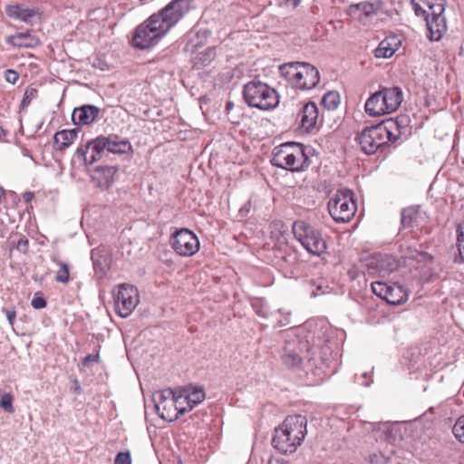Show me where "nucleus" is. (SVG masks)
<instances>
[{
	"label": "nucleus",
	"mask_w": 464,
	"mask_h": 464,
	"mask_svg": "<svg viewBox=\"0 0 464 464\" xmlns=\"http://www.w3.org/2000/svg\"><path fill=\"white\" fill-rule=\"evenodd\" d=\"M31 304L34 309H43L46 307L47 302L43 296L34 295Z\"/></svg>",
	"instance_id": "obj_44"
},
{
	"label": "nucleus",
	"mask_w": 464,
	"mask_h": 464,
	"mask_svg": "<svg viewBox=\"0 0 464 464\" xmlns=\"http://www.w3.org/2000/svg\"><path fill=\"white\" fill-rule=\"evenodd\" d=\"M388 437L392 440L393 441L396 440H402V434L400 431V427L398 424L392 425L388 430H387Z\"/></svg>",
	"instance_id": "obj_41"
},
{
	"label": "nucleus",
	"mask_w": 464,
	"mask_h": 464,
	"mask_svg": "<svg viewBox=\"0 0 464 464\" xmlns=\"http://www.w3.org/2000/svg\"><path fill=\"white\" fill-rule=\"evenodd\" d=\"M404 121L403 116L391 118L376 125L365 127L355 140L365 154H374L379 149L397 141L403 133Z\"/></svg>",
	"instance_id": "obj_2"
},
{
	"label": "nucleus",
	"mask_w": 464,
	"mask_h": 464,
	"mask_svg": "<svg viewBox=\"0 0 464 464\" xmlns=\"http://www.w3.org/2000/svg\"><path fill=\"white\" fill-rule=\"evenodd\" d=\"M32 195H27V194H24V198L26 201H28L30 198H31Z\"/></svg>",
	"instance_id": "obj_53"
},
{
	"label": "nucleus",
	"mask_w": 464,
	"mask_h": 464,
	"mask_svg": "<svg viewBox=\"0 0 464 464\" xmlns=\"http://www.w3.org/2000/svg\"><path fill=\"white\" fill-rule=\"evenodd\" d=\"M202 44H203V41L199 40L198 42H197V44L194 46L198 47V46L202 45Z\"/></svg>",
	"instance_id": "obj_54"
},
{
	"label": "nucleus",
	"mask_w": 464,
	"mask_h": 464,
	"mask_svg": "<svg viewBox=\"0 0 464 464\" xmlns=\"http://www.w3.org/2000/svg\"><path fill=\"white\" fill-rule=\"evenodd\" d=\"M138 289L133 285L122 284L114 296L115 312L122 318H127L139 304Z\"/></svg>",
	"instance_id": "obj_10"
},
{
	"label": "nucleus",
	"mask_w": 464,
	"mask_h": 464,
	"mask_svg": "<svg viewBox=\"0 0 464 464\" xmlns=\"http://www.w3.org/2000/svg\"><path fill=\"white\" fill-rule=\"evenodd\" d=\"M100 112L101 109L99 107L92 104H84L74 108L72 120L75 125H90L98 120Z\"/></svg>",
	"instance_id": "obj_18"
},
{
	"label": "nucleus",
	"mask_w": 464,
	"mask_h": 464,
	"mask_svg": "<svg viewBox=\"0 0 464 464\" xmlns=\"http://www.w3.org/2000/svg\"><path fill=\"white\" fill-rule=\"evenodd\" d=\"M243 98L249 107L263 111L275 109L279 104L277 92L260 81H251L244 85Z\"/></svg>",
	"instance_id": "obj_7"
},
{
	"label": "nucleus",
	"mask_w": 464,
	"mask_h": 464,
	"mask_svg": "<svg viewBox=\"0 0 464 464\" xmlns=\"http://www.w3.org/2000/svg\"><path fill=\"white\" fill-rule=\"evenodd\" d=\"M114 464H131L130 452H119L115 457Z\"/></svg>",
	"instance_id": "obj_42"
},
{
	"label": "nucleus",
	"mask_w": 464,
	"mask_h": 464,
	"mask_svg": "<svg viewBox=\"0 0 464 464\" xmlns=\"http://www.w3.org/2000/svg\"><path fill=\"white\" fill-rule=\"evenodd\" d=\"M303 63L301 62H291L285 63L279 66V72L281 76L294 88L300 89Z\"/></svg>",
	"instance_id": "obj_20"
},
{
	"label": "nucleus",
	"mask_w": 464,
	"mask_h": 464,
	"mask_svg": "<svg viewBox=\"0 0 464 464\" xmlns=\"http://www.w3.org/2000/svg\"><path fill=\"white\" fill-rule=\"evenodd\" d=\"M298 347H295V342L286 343L284 353L282 355L283 362L288 367H297L301 364L304 357L300 354L303 349L308 353L307 342L297 341Z\"/></svg>",
	"instance_id": "obj_16"
},
{
	"label": "nucleus",
	"mask_w": 464,
	"mask_h": 464,
	"mask_svg": "<svg viewBox=\"0 0 464 464\" xmlns=\"http://www.w3.org/2000/svg\"><path fill=\"white\" fill-rule=\"evenodd\" d=\"M271 163L277 168L295 172L305 169L311 161L303 144L287 142L276 148Z\"/></svg>",
	"instance_id": "obj_6"
},
{
	"label": "nucleus",
	"mask_w": 464,
	"mask_h": 464,
	"mask_svg": "<svg viewBox=\"0 0 464 464\" xmlns=\"http://www.w3.org/2000/svg\"><path fill=\"white\" fill-rule=\"evenodd\" d=\"M372 292L379 297H381L383 300H386L388 303L391 304H400L401 300H398L397 302L392 299V289L387 285L386 284L382 282H372Z\"/></svg>",
	"instance_id": "obj_31"
},
{
	"label": "nucleus",
	"mask_w": 464,
	"mask_h": 464,
	"mask_svg": "<svg viewBox=\"0 0 464 464\" xmlns=\"http://www.w3.org/2000/svg\"><path fill=\"white\" fill-rule=\"evenodd\" d=\"M92 259L95 272L99 274L101 277L103 276L111 267L110 258L107 256H97L96 254L92 252Z\"/></svg>",
	"instance_id": "obj_32"
},
{
	"label": "nucleus",
	"mask_w": 464,
	"mask_h": 464,
	"mask_svg": "<svg viewBox=\"0 0 464 464\" xmlns=\"http://www.w3.org/2000/svg\"><path fill=\"white\" fill-rule=\"evenodd\" d=\"M72 390L76 393H81V392H82L81 384H80L79 381L76 379L73 381Z\"/></svg>",
	"instance_id": "obj_50"
},
{
	"label": "nucleus",
	"mask_w": 464,
	"mask_h": 464,
	"mask_svg": "<svg viewBox=\"0 0 464 464\" xmlns=\"http://www.w3.org/2000/svg\"><path fill=\"white\" fill-rule=\"evenodd\" d=\"M58 265L60 266V268L56 273V281L63 284L68 283L70 276L68 265L60 261L58 262Z\"/></svg>",
	"instance_id": "obj_37"
},
{
	"label": "nucleus",
	"mask_w": 464,
	"mask_h": 464,
	"mask_svg": "<svg viewBox=\"0 0 464 464\" xmlns=\"http://www.w3.org/2000/svg\"><path fill=\"white\" fill-rule=\"evenodd\" d=\"M79 129L63 130L54 134L53 140L59 150L68 148L77 138Z\"/></svg>",
	"instance_id": "obj_28"
},
{
	"label": "nucleus",
	"mask_w": 464,
	"mask_h": 464,
	"mask_svg": "<svg viewBox=\"0 0 464 464\" xmlns=\"http://www.w3.org/2000/svg\"><path fill=\"white\" fill-rule=\"evenodd\" d=\"M298 117L300 118V127L306 131L311 130L316 125L318 119V108L313 102H309L303 106Z\"/></svg>",
	"instance_id": "obj_23"
},
{
	"label": "nucleus",
	"mask_w": 464,
	"mask_h": 464,
	"mask_svg": "<svg viewBox=\"0 0 464 464\" xmlns=\"http://www.w3.org/2000/svg\"><path fill=\"white\" fill-rule=\"evenodd\" d=\"M295 238L311 255L320 256L325 253L327 245L321 232L304 220H296L292 227Z\"/></svg>",
	"instance_id": "obj_8"
},
{
	"label": "nucleus",
	"mask_w": 464,
	"mask_h": 464,
	"mask_svg": "<svg viewBox=\"0 0 464 464\" xmlns=\"http://www.w3.org/2000/svg\"><path fill=\"white\" fill-rule=\"evenodd\" d=\"M0 407L3 408L6 412L13 413V397L10 393H5L0 399Z\"/></svg>",
	"instance_id": "obj_40"
},
{
	"label": "nucleus",
	"mask_w": 464,
	"mask_h": 464,
	"mask_svg": "<svg viewBox=\"0 0 464 464\" xmlns=\"http://www.w3.org/2000/svg\"><path fill=\"white\" fill-rule=\"evenodd\" d=\"M132 150L130 142L116 134L108 136H98L86 143L84 147L77 149L75 155L79 160H82L86 165L93 163L112 154H127Z\"/></svg>",
	"instance_id": "obj_3"
},
{
	"label": "nucleus",
	"mask_w": 464,
	"mask_h": 464,
	"mask_svg": "<svg viewBox=\"0 0 464 464\" xmlns=\"http://www.w3.org/2000/svg\"><path fill=\"white\" fill-rule=\"evenodd\" d=\"M302 72L300 83V90L306 91L314 88L320 81V74L318 70L312 64L303 63L300 67Z\"/></svg>",
	"instance_id": "obj_24"
},
{
	"label": "nucleus",
	"mask_w": 464,
	"mask_h": 464,
	"mask_svg": "<svg viewBox=\"0 0 464 464\" xmlns=\"http://www.w3.org/2000/svg\"><path fill=\"white\" fill-rule=\"evenodd\" d=\"M402 101L403 93L400 87H382L370 95L364 110L370 117H379L395 111Z\"/></svg>",
	"instance_id": "obj_5"
},
{
	"label": "nucleus",
	"mask_w": 464,
	"mask_h": 464,
	"mask_svg": "<svg viewBox=\"0 0 464 464\" xmlns=\"http://www.w3.org/2000/svg\"><path fill=\"white\" fill-rule=\"evenodd\" d=\"M420 19L427 28V37L430 41H440L448 30L445 16L430 17L426 14L425 17Z\"/></svg>",
	"instance_id": "obj_15"
},
{
	"label": "nucleus",
	"mask_w": 464,
	"mask_h": 464,
	"mask_svg": "<svg viewBox=\"0 0 464 464\" xmlns=\"http://www.w3.org/2000/svg\"><path fill=\"white\" fill-rule=\"evenodd\" d=\"M401 44L400 40H397L396 37L388 38L382 40L377 48L374 50V55L377 58H390L392 57L397 46Z\"/></svg>",
	"instance_id": "obj_29"
},
{
	"label": "nucleus",
	"mask_w": 464,
	"mask_h": 464,
	"mask_svg": "<svg viewBox=\"0 0 464 464\" xmlns=\"http://www.w3.org/2000/svg\"><path fill=\"white\" fill-rule=\"evenodd\" d=\"M99 361V355L98 354H88L82 359V365L85 367H88L91 362H97Z\"/></svg>",
	"instance_id": "obj_47"
},
{
	"label": "nucleus",
	"mask_w": 464,
	"mask_h": 464,
	"mask_svg": "<svg viewBox=\"0 0 464 464\" xmlns=\"http://www.w3.org/2000/svg\"><path fill=\"white\" fill-rule=\"evenodd\" d=\"M382 4L380 1H362L357 4L351 5V12H358V18H369L373 16L381 9Z\"/></svg>",
	"instance_id": "obj_25"
},
{
	"label": "nucleus",
	"mask_w": 464,
	"mask_h": 464,
	"mask_svg": "<svg viewBox=\"0 0 464 464\" xmlns=\"http://www.w3.org/2000/svg\"><path fill=\"white\" fill-rule=\"evenodd\" d=\"M363 377H364V378H366V377H367V373H366V372H364V373H363Z\"/></svg>",
	"instance_id": "obj_55"
},
{
	"label": "nucleus",
	"mask_w": 464,
	"mask_h": 464,
	"mask_svg": "<svg viewBox=\"0 0 464 464\" xmlns=\"http://www.w3.org/2000/svg\"><path fill=\"white\" fill-rule=\"evenodd\" d=\"M29 243L28 240L24 238H20L17 242V249L22 253H26L28 250Z\"/></svg>",
	"instance_id": "obj_48"
},
{
	"label": "nucleus",
	"mask_w": 464,
	"mask_h": 464,
	"mask_svg": "<svg viewBox=\"0 0 464 464\" xmlns=\"http://www.w3.org/2000/svg\"><path fill=\"white\" fill-rule=\"evenodd\" d=\"M307 419L303 415L287 416L282 425L275 430L272 445L281 453H293L304 441Z\"/></svg>",
	"instance_id": "obj_4"
},
{
	"label": "nucleus",
	"mask_w": 464,
	"mask_h": 464,
	"mask_svg": "<svg viewBox=\"0 0 464 464\" xmlns=\"http://www.w3.org/2000/svg\"><path fill=\"white\" fill-rule=\"evenodd\" d=\"M457 246L459 258L464 262V220L457 227Z\"/></svg>",
	"instance_id": "obj_36"
},
{
	"label": "nucleus",
	"mask_w": 464,
	"mask_h": 464,
	"mask_svg": "<svg viewBox=\"0 0 464 464\" xmlns=\"http://www.w3.org/2000/svg\"><path fill=\"white\" fill-rule=\"evenodd\" d=\"M209 34V32L208 30H199L197 34H196V37L198 39L199 38H202V39H206Z\"/></svg>",
	"instance_id": "obj_49"
},
{
	"label": "nucleus",
	"mask_w": 464,
	"mask_h": 464,
	"mask_svg": "<svg viewBox=\"0 0 464 464\" xmlns=\"http://www.w3.org/2000/svg\"><path fill=\"white\" fill-rule=\"evenodd\" d=\"M356 209L357 205L350 189L337 190L328 202L329 214L336 222L346 223L350 221Z\"/></svg>",
	"instance_id": "obj_9"
},
{
	"label": "nucleus",
	"mask_w": 464,
	"mask_h": 464,
	"mask_svg": "<svg viewBox=\"0 0 464 464\" xmlns=\"http://www.w3.org/2000/svg\"><path fill=\"white\" fill-rule=\"evenodd\" d=\"M340 103V95L337 92L330 91L322 98V105L328 111L335 110Z\"/></svg>",
	"instance_id": "obj_33"
},
{
	"label": "nucleus",
	"mask_w": 464,
	"mask_h": 464,
	"mask_svg": "<svg viewBox=\"0 0 464 464\" xmlns=\"http://www.w3.org/2000/svg\"><path fill=\"white\" fill-rule=\"evenodd\" d=\"M5 13L7 16L11 18L28 23L30 19L35 15L36 11L34 9L23 8L16 5L6 6Z\"/></svg>",
	"instance_id": "obj_30"
},
{
	"label": "nucleus",
	"mask_w": 464,
	"mask_h": 464,
	"mask_svg": "<svg viewBox=\"0 0 464 464\" xmlns=\"http://www.w3.org/2000/svg\"><path fill=\"white\" fill-rule=\"evenodd\" d=\"M303 63L301 62H291L285 63L279 66V72L281 76L294 88L300 89Z\"/></svg>",
	"instance_id": "obj_21"
},
{
	"label": "nucleus",
	"mask_w": 464,
	"mask_h": 464,
	"mask_svg": "<svg viewBox=\"0 0 464 464\" xmlns=\"http://www.w3.org/2000/svg\"><path fill=\"white\" fill-rule=\"evenodd\" d=\"M177 396L175 419L190 411L195 406L202 402L205 399V392L203 389L190 387L183 389L177 393Z\"/></svg>",
	"instance_id": "obj_12"
},
{
	"label": "nucleus",
	"mask_w": 464,
	"mask_h": 464,
	"mask_svg": "<svg viewBox=\"0 0 464 464\" xmlns=\"http://www.w3.org/2000/svg\"><path fill=\"white\" fill-rule=\"evenodd\" d=\"M411 6L417 18L444 16V6L441 4H432L430 0H411Z\"/></svg>",
	"instance_id": "obj_17"
},
{
	"label": "nucleus",
	"mask_w": 464,
	"mask_h": 464,
	"mask_svg": "<svg viewBox=\"0 0 464 464\" xmlns=\"http://www.w3.org/2000/svg\"><path fill=\"white\" fill-rule=\"evenodd\" d=\"M216 57V49L215 47H208L204 51L198 53V56L195 58V64L198 66H206L211 63Z\"/></svg>",
	"instance_id": "obj_34"
},
{
	"label": "nucleus",
	"mask_w": 464,
	"mask_h": 464,
	"mask_svg": "<svg viewBox=\"0 0 464 464\" xmlns=\"http://www.w3.org/2000/svg\"><path fill=\"white\" fill-rule=\"evenodd\" d=\"M174 251L182 256H191L199 249V241L197 236L188 228L177 231L170 239Z\"/></svg>",
	"instance_id": "obj_11"
},
{
	"label": "nucleus",
	"mask_w": 464,
	"mask_h": 464,
	"mask_svg": "<svg viewBox=\"0 0 464 464\" xmlns=\"http://www.w3.org/2000/svg\"><path fill=\"white\" fill-rule=\"evenodd\" d=\"M303 63L301 62H291L285 63L279 66V72L281 76L294 88L300 89Z\"/></svg>",
	"instance_id": "obj_19"
},
{
	"label": "nucleus",
	"mask_w": 464,
	"mask_h": 464,
	"mask_svg": "<svg viewBox=\"0 0 464 464\" xmlns=\"http://www.w3.org/2000/svg\"><path fill=\"white\" fill-rule=\"evenodd\" d=\"M232 107H233V104H232V102H228L227 103V105H226V109H227V110H230Z\"/></svg>",
	"instance_id": "obj_52"
},
{
	"label": "nucleus",
	"mask_w": 464,
	"mask_h": 464,
	"mask_svg": "<svg viewBox=\"0 0 464 464\" xmlns=\"http://www.w3.org/2000/svg\"><path fill=\"white\" fill-rule=\"evenodd\" d=\"M37 96V90L35 88H29L26 89L23 97V100L20 104L21 109H25L29 106L31 102L36 98Z\"/></svg>",
	"instance_id": "obj_39"
},
{
	"label": "nucleus",
	"mask_w": 464,
	"mask_h": 464,
	"mask_svg": "<svg viewBox=\"0 0 464 464\" xmlns=\"http://www.w3.org/2000/svg\"><path fill=\"white\" fill-rule=\"evenodd\" d=\"M368 267L373 269L380 276H385L386 275L393 272L398 267V263L391 256H378L372 257L369 263Z\"/></svg>",
	"instance_id": "obj_22"
},
{
	"label": "nucleus",
	"mask_w": 464,
	"mask_h": 464,
	"mask_svg": "<svg viewBox=\"0 0 464 464\" xmlns=\"http://www.w3.org/2000/svg\"><path fill=\"white\" fill-rule=\"evenodd\" d=\"M2 312L5 314L9 324L11 326H13L14 324L15 317H16L15 310L14 309H7V308L4 307L2 309Z\"/></svg>",
	"instance_id": "obj_46"
},
{
	"label": "nucleus",
	"mask_w": 464,
	"mask_h": 464,
	"mask_svg": "<svg viewBox=\"0 0 464 464\" xmlns=\"http://www.w3.org/2000/svg\"><path fill=\"white\" fill-rule=\"evenodd\" d=\"M268 464H287V463L283 459L272 458V459H270Z\"/></svg>",
	"instance_id": "obj_51"
},
{
	"label": "nucleus",
	"mask_w": 464,
	"mask_h": 464,
	"mask_svg": "<svg viewBox=\"0 0 464 464\" xmlns=\"http://www.w3.org/2000/svg\"><path fill=\"white\" fill-rule=\"evenodd\" d=\"M118 171L116 166H97L90 169V175L95 186L102 190L108 189L114 182Z\"/></svg>",
	"instance_id": "obj_13"
},
{
	"label": "nucleus",
	"mask_w": 464,
	"mask_h": 464,
	"mask_svg": "<svg viewBox=\"0 0 464 464\" xmlns=\"http://www.w3.org/2000/svg\"><path fill=\"white\" fill-rule=\"evenodd\" d=\"M428 219L429 217L420 206L408 208V227L412 228L411 232L413 233L415 227L417 230L422 229L427 225Z\"/></svg>",
	"instance_id": "obj_27"
},
{
	"label": "nucleus",
	"mask_w": 464,
	"mask_h": 464,
	"mask_svg": "<svg viewBox=\"0 0 464 464\" xmlns=\"http://www.w3.org/2000/svg\"><path fill=\"white\" fill-rule=\"evenodd\" d=\"M177 392L171 390L160 392L154 398L155 408L159 416L163 420H172L169 411L172 407L176 409Z\"/></svg>",
	"instance_id": "obj_14"
},
{
	"label": "nucleus",
	"mask_w": 464,
	"mask_h": 464,
	"mask_svg": "<svg viewBox=\"0 0 464 464\" xmlns=\"http://www.w3.org/2000/svg\"><path fill=\"white\" fill-rule=\"evenodd\" d=\"M5 78L6 82L14 84L19 78L18 73L12 69H8L5 72Z\"/></svg>",
	"instance_id": "obj_45"
},
{
	"label": "nucleus",
	"mask_w": 464,
	"mask_h": 464,
	"mask_svg": "<svg viewBox=\"0 0 464 464\" xmlns=\"http://www.w3.org/2000/svg\"><path fill=\"white\" fill-rule=\"evenodd\" d=\"M191 0H172L164 8L152 14L134 31L131 43L140 50L156 45L189 11Z\"/></svg>",
	"instance_id": "obj_1"
},
{
	"label": "nucleus",
	"mask_w": 464,
	"mask_h": 464,
	"mask_svg": "<svg viewBox=\"0 0 464 464\" xmlns=\"http://www.w3.org/2000/svg\"><path fill=\"white\" fill-rule=\"evenodd\" d=\"M7 44L18 48H34L40 44V40L29 32L17 33L7 39Z\"/></svg>",
	"instance_id": "obj_26"
},
{
	"label": "nucleus",
	"mask_w": 464,
	"mask_h": 464,
	"mask_svg": "<svg viewBox=\"0 0 464 464\" xmlns=\"http://www.w3.org/2000/svg\"><path fill=\"white\" fill-rule=\"evenodd\" d=\"M390 205L392 207L398 208L400 207V212H401V224L402 227L405 226L406 221V207L403 204V196H392L390 200Z\"/></svg>",
	"instance_id": "obj_35"
},
{
	"label": "nucleus",
	"mask_w": 464,
	"mask_h": 464,
	"mask_svg": "<svg viewBox=\"0 0 464 464\" xmlns=\"http://www.w3.org/2000/svg\"><path fill=\"white\" fill-rule=\"evenodd\" d=\"M407 258H408V260L418 259V261H426V260L430 259V257L426 253H418L417 251H413V250L408 248Z\"/></svg>",
	"instance_id": "obj_43"
},
{
	"label": "nucleus",
	"mask_w": 464,
	"mask_h": 464,
	"mask_svg": "<svg viewBox=\"0 0 464 464\" xmlns=\"http://www.w3.org/2000/svg\"><path fill=\"white\" fill-rule=\"evenodd\" d=\"M452 432L460 442L464 443V416L457 420L452 428Z\"/></svg>",
	"instance_id": "obj_38"
}]
</instances>
